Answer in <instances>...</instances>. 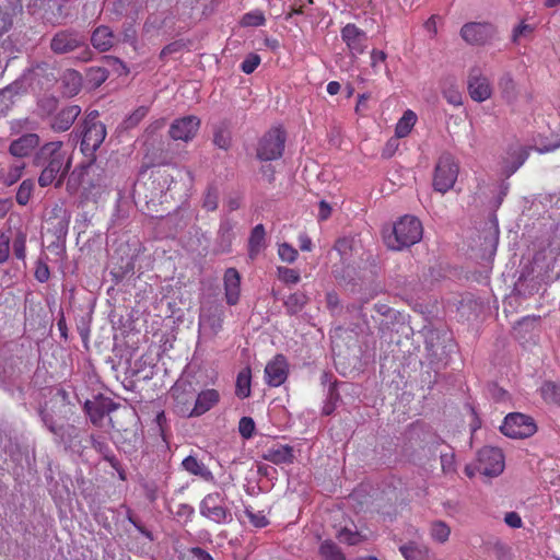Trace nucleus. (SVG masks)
Masks as SVG:
<instances>
[{"label": "nucleus", "mask_w": 560, "mask_h": 560, "mask_svg": "<svg viewBox=\"0 0 560 560\" xmlns=\"http://www.w3.org/2000/svg\"><path fill=\"white\" fill-rule=\"evenodd\" d=\"M39 143V138L35 133H26L10 144V153L13 156L24 158L28 155Z\"/></svg>", "instance_id": "4be33fe9"}, {"label": "nucleus", "mask_w": 560, "mask_h": 560, "mask_svg": "<svg viewBox=\"0 0 560 560\" xmlns=\"http://www.w3.org/2000/svg\"><path fill=\"white\" fill-rule=\"evenodd\" d=\"M224 291L229 305H235L241 295V275L235 268H228L224 272Z\"/></svg>", "instance_id": "a211bd4d"}, {"label": "nucleus", "mask_w": 560, "mask_h": 560, "mask_svg": "<svg viewBox=\"0 0 560 560\" xmlns=\"http://www.w3.org/2000/svg\"><path fill=\"white\" fill-rule=\"evenodd\" d=\"M12 240V230L0 233V264L5 262L10 256V243Z\"/></svg>", "instance_id": "ea45409f"}, {"label": "nucleus", "mask_w": 560, "mask_h": 560, "mask_svg": "<svg viewBox=\"0 0 560 560\" xmlns=\"http://www.w3.org/2000/svg\"><path fill=\"white\" fill-rule=\"evenodd\" d=\"M386 60V54L383 50L373 49L371 51V66L373 69H376L378 63H382Z\"/></svg>", "instance_id": "13d9d810"}, {"label": "nucleus", "mask_w": 560, "mask_h": 560, "mask_svg": "<svg viewBox=\"0 0 560 560\" xmlns=\"http://www.w3.org/2000/svg\"><path fill=\"white\" fill-rule=\"evenodd\" d=\"M501 432L512 439H525L532 436L537 428L534 420L526 415L513 412L504 418Z\"/></svg>", "instance_id": "6e6552de"}, {"label": "nucleus", "mask_w": 560, "mask_h": 560, "mask_svg": "<svg viewBox=\"0 0 560 560\" xmlns=\"http://www.w3.org/2000/svg\"><path fill=\"white\" fill-rule=\"evenodd\" d=\"M416 121L417 115L411 109H407L396 125V138H405L406 136H408L411 129L413 128Z\"/></svg>", "instance_id": "7c9ffc66"}, {"label": "nucleus", "mask_w": 560, "mask_h": 560, "mask_svg": "<svg viewBox=\"0 0 560 560\" xmlns=\"http://www.w3.org/2000/svg\"><path fill=\"white\" fill-rule=\"evenodd\" d=\"M498 35V30L490 22H468L460 28V37L469 45L485 46Z\"/></svg>", "instance_id": "0eeeda50"}, {"label": "nucleus", "mask_w": 560, "mask_h": 560, "mask_svg": "<svg viewBox=\"0 0 560 560\" xmlns=\"http://www.w3.org/2000/svg\"><path fill=\"white\" fill-rule=\"evenodd\" d=\"M39 416H40V419H42L44 425L51 433H54L57 438H59L62 442H66L65 441V436H63L66 428H63L62 425H56L52 416L49 412H47L45 409H40ZM67 430L68 431H75V428L74 427H68Z\"/></svg>", "instance_id": "2f4dec72"}, {"label": "nucleus", "mask_w": 560, "mask_h": 560, "mask_svg": "<svg viewBox=\"0 0 560 560\" xmlns=\"http://www.w3.org/2000/svg\"><path fill=\"white\" fill-rule=\"evenodd\" d=\"M541 397L548 404L560 405V384L556 382H545L540 387Z\"/></svg>", "instance_id": "72a5a7b5"}, {"label": "nucleus", "mask_w": 560, "mask_h": 560, "mask_svg": "<svg viewBox=\"0 0 560 560\" xmlns=\"http://www.w3.org/2000/svg\"><path fill=\"white\" fill-rule=\"evenodd\" d=\"M200 514L215 524H230L233 515L226 506V495L223 492L208 493L199 504Z\"/></svg>", "instance_id": "7ed1b4c3"}, {"label": "nucleus", "mask_w": 560, "mask_h": 560, "mask_svg": "<svg viewBox=\"0 0 560 560\" xmlns=\"http://www.w3.org/2000/svg\"><path fill=\"white\" fill-rule=\"evenodd\" d=\"M260 63V57L257 54H249L241 63V69L244 73H253Z\"/></svg>", "instance_id": "de8ad7c7"}, {"label": "nucleus", "mask_w": 560, "mask_h": 560, "mask_svg": "<svg viewBox=\"0 0 560 560\" xmlns=\"http://www.w3.org/2000/svg\"><path fill=\"white\" fill-rule=\"evenodd\" d=\"M213 142L218 148L228 150L231 144L230 133L223 129L217 130L214 133Z\"/></svg>", "instance_id": "864d4df0"}, {"label": "nucleus", "mask_w": 560, "mask_h": 560, "mask_svg": "<svg viewBox=\"0 0 560 560\" xmlns=\"http://www.w3.org/2000/svg\"><path fill=\"white\" fill-rule=\"evenodd\" d=\"M190 555L192 560H213L209 552L199 547L191 548Z\"/></svg>", "instance_id": "bf43d9fd"}, {"label": "nucleus", "mask_w": 560, "mask_h": 560, "mask_svg": "<svg viewBox=\"0 0 560 560\" xmlns=\"http://www.w3.org/2000/svg\"><path fill=\"white\" fill-rule=\"evenodd\" d=\"M308 298L303 292H294L290 294L283 302L287 313L290 315H294L300 313L303 307L306 305Z\"/></svg>", "instance_id": "c756f323"}, {"label": "nucleus", "mask_w": 560, "mask_h": 560, "mask_svg": "<svg viewBox=\"0 0 560 560\" xmlns=\"http://www.w3.org/2000/svg\"><path fill=\"white\" fill-rule=\"evenodd\" d=\"M183 468L197 477H200L202 480L215 483V479L211 470L200 460H198L195 456H187L182 462Z\"/></svg>", "instance_id": "393cba45"}, {"label": "nucleus", "mask_w": 560, "mask_h": 560, "mask_svg": "<svg viewBox=\"0 0 560 560\" xmlns=\"http://www.w3.org/2000/svg\"><path fill=\"white\" fill-rule=\"evenodd\" d=\"M13 92L11 88L0 91V115H4L13 104Z\"/></svg>", "instance_id": "3c124183"}, {"label": "nucleus", "mask_w": 560, "mask_h": 560, "mask_svg": "<svg viewBox=\"0 0 560 560\" xmlns=\"http://www.w3.org/2000/svg\"><path fill=\"white\" fill-rule=\"evenodd\" d=\"M200 127V119L196 116H185L175 119L170 127V137L175 141L188 142L195 138Z\"/></svg>", "instance_id": "9d476101"}, {"label": "nucleus", "mask_w": 560, "mask_h": 560, "mask_svg": "<svg viewBox=\"0 0 560 560\" xmlns=\"http://www.w3.org/2000/svg\"><path fill=\"white\" fill-rule=\"evenodd\" d=\"M91 43L100 51H107L114 44V34L108 26H98L91 36Z\"/></svg>", "instance_id": "a878e982"}, {"label": "nucleus", "mask_w": 560, "mask_h": 560, "mask_svg": "<svg viewBox=\"0 0 560 560\" xmlns=\"http://www.w3.org/2000/svg\"><path fill=\"white\" fill-rule=\"evenodd\" d=\"M399 551L406 560H431L430 548L421 542L410 540L399 546Z\"/></svg>", "instance_id": "412c9836"}, {"label": "nucleus", "mask_w": 560, "mask_h": 560, "mask_svg": "<svg viewBox=\"0 0 560 560\" xmlns=\"http://www.w3.org/2000/svg\"><path fill=\"white\" fill-rule=\"evenodd\" d=\"M278 255L282 261L292 264L298 258V250L288 243L279 245Z\"/></svg>", "instance_id": "c03bdc74"}, {"label": "nucleus", "mask_w": 560, "mask_h": 560, "mask_svg": "<svg viewBox=\"0 0 560 560\" xmlns=\"http://www.w3.org/2000/svg\"><path fill=\"white\" fill-rule=\"evenodd\" d=\"M468 91L470 97L479 103L487 101L492 94L489 80L482 74L481 69L478 67H474L469 71Z\"/></svg>", "instance_id": "9b49d317"}, {"label": "nucleus", "mask_w": 560, "mask_h": 560, "mask_svg": "<svg viewBox=\"0 0 560 560\" xmlns=\"http://www.w3.org/2000/svg\"><path fill=\"white\" fill-rule=\"evenodd\" d=\"M318 551L324 560H346L337 544L329 539L322 541Z\"/></svg>", "instance_id": "473e14b6"}, {"label": "nucleus", "mask_w": 560, "mask_h": 560, "mask_svg": "<svg viewBox=\"0 0 560 560\" xmlns=\"http://www.w3.org/2000/svg\"><path fill=\"white\" fill-rule=\"evenodd\" d=\"M238 431L244 439H250L255 431L254 420L249 417L241 418L238 423Z\"/></svg>", "instance_id": "49530a36"}, {"label": "nucleus", "mask_w": 560, "mask_h": 560, "mask_svg": "<svg viewBox=\"0 0 560 560\" xmlns=\"http://www.w3.org/2000/svg\"><path fill=\"white\" fill-rule=\"evenodd\" d=\"M219 192L217 188L209 187L202 201V207L208 211H214L218 208Z\"/></svg>", "instance_id": "a18cd8bd"}, {"label": "nucleus", "mask_w": 560, "mask_h": 560, "mask_svg": "<svg viewBox=\"0 0 560 560\" xmlns=\"http://www.w3.org/2000/svg\"><path fill=\"white\" fill-rule=\"evenodd\" d=\"M534 32V27L524 22L520 23L512 33V40L514 43H518L522 37H526Z\"/></svg>", "instance_id": "603ef678"}, {"label": "nucleus", "mask_w": 560, "mask_h": 560, "mask_svg": "<svg viewBox=\"0 0 560 560\" xmlns=\"http://www.w3.org/2000/svg\"><path fill=\"white\" fill-rule=\"evenodd\" d=\"M504 456L500 448L485 446L477 455V471L486 477H497L504 470Z\"/></svg>", "instance_id": "1a4fd4ad"}, {"label": "nucleus", "mask_w": 560, "mask_h": 560, "mask_svg": "<svg viewBox=\"0 0 560 560\" xmlns=\"http://www.w3.org/2000/svg\"><path fill=\"white\" fill-rule=\"evenodd\" d=\"M500 86L502 88L504 93H512L514 91V81L510 75H504L500 80Z\"/></svg>", "instance_id": "052dcab7"}, {"label": "nucleus", "mask_w": 560, "mask_h": 560, "mask_svg": "<svg viewBox=\"0 0 560 560\" xmlns=\"http://www.w3.org/2000/svg\"><path fill=\"white\" fill-rule=\"evenodd\" d=\"M220 400V394L217 389L209 388L201 390L195 400V405L188 412V417H200L211 408H213Z\"/></svg>", "instance_id": "f3484780"}, {"label": "nucleus", "mask_w": 560, "mask_h": 560, "mask_svg": "<svg viewBox=\"0 0 560 560\" xmlns=\"http://www.w3.org/2000/svg\"><path fill=\"white\" fill-rule=\"evenodd\" d=\"M61 81L66 95L73 96L79 93L82 85V77L78 71L67 70L63 73Z\"/></svg>", "instance_id": "c85d7f7f"}, {"label": "nucleus", "mask_w": 560, "mask_h": 560, "mask_svg": "<svg viewBox=\"0 0 560 560\" xmlns=\"http://www.w3.org/2000/svg\"><path fill=\"white\" fill-rule=\"evenodd\" d=\"M245 514L249 518L250 523L257 528H262L268 525V521L262 512H254L252 509L246 508Z\"/></svg>", "instance_id": "8fccbe9b"}, {"label": "nucleus", "mask_w": 560, "mask_h": 560, "mask_svg": "<svg viewBox=\"0 0 560 560\" xmlns=\"http://www.w3.org/2000/svg\"><path fill=\"white\" fill-rule=\"evenodd\" d=\"M98 113L91 112L83 122L81 151L92 156L106 137L105 125L97 120Z\"/></svg>", "instance_id": "20e7f679"}, {"label": "nucleus", "mask_w": 560, "mask_h": 560, "mask_svg": "<svg viewBox=\"0 0 560 560\" xmlns=\"http://www.w3.org/2000/svg\"><path fill=\"white\" fill-rule=\"evenodd\" d=\"M444 97L447 102L454 106H460L463 104L462 94L457 89H450L444 91Z\"/></svg>", "instance_id": "6e6d98bb"}, {"label": "nucleus", "mask_w": 560, "mask_h": 560, "mask_svg": "<svg viewBox=\"0 0 560 560\" xmlns=\"http://www.w3.org/2000/svg\"><path fill=\"white\" fill-rule=\"evenodd\" d=\"M458 164L454 156L444 153L440 156L434 172L433 187L436 191L445 194L452 189L458 176Z\"/></svg>", "instance_id": "423d86ee"}, {"label": "nucleus", "mask_w": 560, "mask_h": 560, "mask_svg": "<svg viewBox=\"0 0 560 560\" xmlns=\"http://www.w3.org/2000/svg\"><path fill=\"white\" fill-rule=\"evenodd\" d=\"M171 395L174 398L176 405V410L179 415L188 417V412L190 409V404L194 398V393L191 390V385L189 383H176L172 389Z\"/></svg>", "instance_id": "dca6fc26"}, {"label": "nucleus", "mask_w": 560, "mask_h": 560, "mask_svg": "<svg viewBox=\"0 0 560 560\" xmlns=\"http://www.w3.org/2000/svg\"><path fill=\"white\" fill-rule=\"evenodd\" d=\"M265 228L262 224H257L250 233L248 240V255L250 259L256 258L262 248L266 246L265 242Z\"/></svg>", "instance_id": "bb28decb"}, {"label": "nucleus", "mask_w": 560, "mask_h": 560, "mask_svg": "<svg viewBox=\"0 0 560 560\" xmlns=\"http://www.w3.org/2000/svg\"><path fill=\"white\" fill-rule=\"evenodd\" d=\"M236 395L240 398H246L250 395V369L242 370L236 380Z\"/></svg>", "instance_id": "f704fd0d"}, {"label": "nucleus", "mask_w": 560, "mask_h": 560, "mask_svg": "<svg viewBox=\"0 0 560 560\" xmlns=\"http://www.w3.org/2000/svg\"><path fill=\"white\" fill-rule=\"evenodd\" d=\"M423 228L413 215H404L390 229L383 232L385 245L393 250H401L418 243L422 238Z\"/></svg>", "instance_id": "f03ea898"}, {"label": "nucleus", "mask_w": 560, "mask_h": 560, "mask_svg": "<svg viewBox=\"0 0 560 560\" xmlns=\"http://www.w3.org/2000/svg\"><path fill=\"white\" fill-rule=\"evenodd\" d=\"M266 22L261 11H252L243 15L241 24L243 26H261Z\"/></svg>", "instance_id": "79ce46f5"}, {"label": "nucleus", "mask_w": 560, "mask_h": 560, "mask_svg": "<svg viewBox=\"0 0 560 560\" xmlns=\"http://www.w3.org/2000/svg\"><path fill=\"white\" fill-rule=\"evenodd\" d=\"M262 458L275 465L290 464L293 462V448L289 445L276 444L265 450Z\"/></svg>", "instance_id": "aec40b11"}, {"label": "nucleus", "mask_w": 560, "mask_h": 560, "mask_svg": "<svg viewBox=\"0 0 560 560\" xmlns=\"http://www.w3.org/2000/svg\"><path fill=\"white\" fill-rule=\"evenodd\" d=\"M148 106H139L122 121L124 128H135L148 115Z\"/></svg>", "instance_id": "58836bf2"}, {"label": "nucleus", "mask_w": 560, "mask_h": 560, "mask_svg": "<svg viewBox=\"0 0 560 560\" xmlns=\"http://www.w3.org/2000/svg\"><path fill=\"white\" fill-rule=\"evenodd\" d=\"M174 176L166 170H158L152 174L151 186L154 198H162L174 184Z\"/></svg>", "instance_id": "5701e85b"}, {"label": "nucleus", "mask_w": 560, "mask_h": 560, "mask_svg": "<svg viewBox=\"0 0 560 560\" xmlns=\"http://www.w3.org/2000/svg\"><path fill=\"white\" fill-rule=\"evenodd\" d=\"M85 410L93 423H98L104 416L109 411L106 410L103 406H100L97 404L86 401L85 402Z\"/></svg>", "instance_id": "a19ab883"}, {"label": "nucleus", "mask_w": 560, "mask_h": 560, "mask_svg": "<svg viewBox=\"0 0 560 560\" xmlns=\"http://www.w3.org/2000/svg\"><path fill=\"white\" fill-rule=\"evenodd\" d=\"M425 30L431 34V36H434L436 34V22L435 18L431 16L425 23H424Z\"/></svg>", "instance_id": "69168bd1"}, {"label": "nucleus", "mask_w": 560, "mask_h": 560, "mask_svg": "<svg viewBox=\"0 0 560 560\" xmlns=\"http://www.w3.org/2000/svg\"><path fill=\"white\" fill-rule=\"evenodd\" d=\"M81 113V108L77 105H70L62 108L52 119L51 128L55 131H66L68 130L78 116Z\"/></svg>", "instance_id": "6ab92c4d"}, {"label": "nucleus", "mask_w": 560, "mask_h": 560, "mask_svg": "<svg viewBox=\"0 0 560 560\" xmlns=\"http://www.w3.org/2000/svg\"><path fill=\"white\" fill-rule=\"evenodd\" d=\"M34 162L37 166L44 167L38 177V184L42 187L49 186L57 178V185H60L70 165L61 141L44 144L36 153Z\"/></svg>", "instance_id": "f257e3e1"}, {"label": "nucleus", "mask_w": 560, "mask_h": 560, "mask_svg": "<svg viewBox=\"0 0 560 560\" xmlns=\"http://www.w3.org/2000/svg\"><path fill=\"white\" fill-rule=\"evenodd\" d=\"M504 522L512 528L522 527V518L516 512H509L504 516Z\"/></svg>", "instance_id": "4d7b16f0"}, {"label": "nucleus", "mask_w": 560, "mask_h": 560, "mask_svg": "<svg viewBox=\"0 0 560 560\" xmlns=\"http://www.w3.org/2000/svg\"><path fill=\"white\" fill-rule=\"evenodd\" d=\"M341 38L353 57L363 54L368 47L366 33L353 23H348L341 28Z\"/></svg>", "instance_id": "f8f14e48"}, {"label": "nucleus", "mask_w": 560, "mask_h": 560, "mask_svg": "<svg viewBox=\"0 0 560 560\" xmlns=\"http://www.w3.org/2000/svg\"><path fill=\"white\" fill-rule=\"evenodd\" d=\"M11 242L14 256L18 259L23 260L25 258L26 233L21 230H12Z\"/></svg>", "instance_id": "c9c22d12"}, {"label": "nucleus", "mask_w": 560, "mask_h": 560, "mask_svg": "<svg viewBox=\"0 0 560 560\" xmlns=\"http://www.w3.org/2000/svg\"><path fill=\"white\" fill-rule=\"evenodd\" d=\"M278 277L287 284H295L300 281V272L287 267H278Z\"/></svg>", "instance_id": "37998d69"}, {"label": "nucleus", "mask_w": 560, "mask_h": 560, "mask_svg": "<svg viewBox=\"0 0 560 560\" xmlns=\"http://www.w3.org/2000/svg\"><path fill=\"white\" fill-rule=\"evenodd\" d=\"M340 83L337 82V81H330L328 84H327V92L328 94L330 95H336L339 93L340 91Z\"/></svg>", "instance_id": "774afa93"}, {"label": "nucleus", "mask_w": 560, "mask_h": 560, "mask_svg": "<svg viewBox=\"0 0 560 560\" xmlns=\"http://www.w3.org/2000/svg\"><path fill=\"white\" fill-rule=\"evenodd\" d=\"M331 213V207L324 200H322L319 202V208H318V219L324 221V220H327L329 218Z\"/></svg>", "instance_id": "680f3d73"}, {"label": "nucleus", "mask_w": 560, "mask_h": 560, "mask_svg": "<svg viewBox=\"0 0 560 560\" xmlns=\"http://www.w3.org/2000/svg\"><path fill=\"white\" fill-rule=\"evenodd\" d=\"M312 240L307 236V234L302 233L299 235V246L303 252L312 250Z\"/></svg>", "instance_id": "e2e57ef3"}, {"label": "nucleus", "mask_w": 560, "mask_h": 560, "mask_svg": "<svg viewBox=\"0 0 560 560\" xmlns=\"http://www.w3.org/2000/svg\"><path fill=\"white\" fill-rule=\"evenodd\" d=\"M397 145H398L397 144V140L396 139H390L387 142L386 148H385L383 154L386 155V156H390L394 153V151L396 150Z\"/></svg>", "instance_id": "338daca9"}, {"label": "nucleus", "mask_w": 560, "mask_h": 560, "mask_svg": "<svg viewBox=\"0 0 560 560\" xmlns=\"http://www.w3.org/2000/svg\"><path fill=\"white\" fill-rule=\"evenodd\" d=\"M429 536L434 542L444 545L450 539L451 527L444 521H432L429 525Z\"/></svg>", "instance_id": "cd10ccee"}, {"label": "nucleus", "mask_w": 560, "mask_h": 560, "mask_svg": "<svg viewBox=\"0 0 560 560\" xmlns=\"http://www.w3.org/2000/svg\"><path fill=\"white\" fill-rule=\"evenodd\" d=\"M35 188V183L32 179H24L16 191V202L20 206H26L28 201L31 200V197L33 195Z\"/></svg>", "instance_id": "e433bc0d"}, {"label": "nucleus", "mask_w": 560, "mask_h": 560, "mask_svg": "<svg viewBox=\"0 0 560 560\" xmlns=\"http://www.w3.org/2000/svg\"><path fill=\"white\" fill-rule=\"evenodd\" d=\"M223 325V312L217 307L203 310L199 315V332L206 338H214Z\"/></svg>", "instance_id": "ddd939ff"}, {"label": "nucleus", "mask_w": 560, "mask_h": 560, "mask_svg": "<svg viewBox=\"0 0 560 560\" xmlns=\"http://www.w3.org/2000/svg\"><path fill=\"white\" fill-rule=\"evenodd\" d=\"M285 132L281 127L269 129L258 141L256 154L260 161H273L282 156Z\"/></svg>", "instance_id": "39448f33"}, {"label": "nucleus", "mask_w": 560, "mask_h": 560, "mask_svg": "<svg viewBox=\"0 0 560 560\" xmlns=\"http://www.w3.org/2000/svg\"><path fill=\"white\" fill-rule=\"evenodd\" d=\"M441 467L444 474H451L455 471V455L454 453L441 454Z\"/></svg>", "instance_id": "5fc2aeb1"}, {"label": "nucleus", "mask_w": 560, "mask_h": 560, "mask_svg": "<svg viewBox=\"0 0 560 560\" xmlns=\"http://www.w3.org/2000/svg\"><path fill=\"white\" fill-rule=\"evenodd\" d=\"M24 168L25 163L22 161L0 163V184L12 186L22 177Z\"/></svg>", "instance_id": "b1692460"}, {"label": "nucleus", "mask_w": 560, "mask_h": 560, "mask_svg": "<svg viewBox=\"0 0 560 560\" xmlns=\"http://www.w3.org/2000/svg\"><path fill=\"white\" fill-rule=\"evenodd\" d=\"M13 26V15L7 9H0V36L8 33Z\"/></svg>", "instance_id": "09e8293b"}, {"label": "nucleus", "mask_w": 560, "mask_h": 560, "mask_svg": "<svg viewBox=\"0 0 560 560\" xmlns=\"http://www.w3.org/2000/svg\"><path fill=\"white\" fill-rule=\"evenodd\" d=\"M84 44V36L73 31H61L54 35L50 48L55 54H67L73 51Z\"/></svg>", "instance_id": "4468645a"}, {"label": "nucleus", "mask_w": 560, "mask_h": 560, "mask_svg": "<svg viewBox=\"0 0 560 560\" xmlns=\"http://www.w3.org/2000/svg\"><path fill=\"white\" fill-rule=\"evenodd\" d=\"M338 538L341 542L350 546L358 545L366 539L360 532L347 527L339 530Z\"/></svg>", "instance_id": "4c0bfd02"}, {"label": "nucleus", "mask_w": 560, "mask_h": 560, "mask_svg": "<svg viewBox=\"0 0 560 560\" xmlns=\"http://www.w3.org/2000/svg\"><path fill=\"white\" fill-rule=\"evenodd\" d=\"M35 277L40 282L47 281L48 278H49V270H48V268L46 266L38 267L36 272H35Z\"/></svg>", "instance_id": "0e129e2a"}, {"label": "nucleus", "mask_w": 560, "mask_h": 560, "mask_svg": "<svg viewBox=\"0 0 560 560\" xmlns=\"http://www.w3.org/2000/svg\"><path fill=\"white\" fill-rule=\"evenodd\" d=\"M287 376L288 364L283 355H276L265 368V378L270 386H280Z\"/></svg>", "instance_id": "2eb2a0df"}]
</instances>
